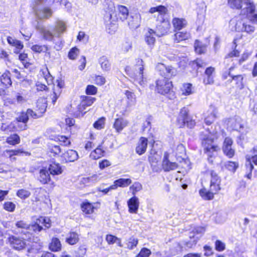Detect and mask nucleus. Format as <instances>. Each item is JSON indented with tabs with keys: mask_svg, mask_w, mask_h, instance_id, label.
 <instances>
[{
	"mask_svg": "<svg viewBox=\"0 0 257 257\" xmlns=\"http://www.w3.org/2000/svg\"><path fill=\"white\" fill-rule=\"evenodd\" d=\"M39 174V180L42 184H47L50 181V174L47 170L42 169Z\"/></svg>",
	"mask_w": 257,
	"mask_h": 257,
	"instance_id": "c756f323",
	"label": "nucleus"
},
{
	"mask_svg": "<svg viewBox=\"0 0 257 257\" xmlns=\"http://www.w3.org/2000/svg\"><path fill=\"white\" fill-rule=\"evenodd\" d=\"M9 241L12 247L15 249L21 250L23 249L26 245V243L23 239L16 236H12L9 238Z\"/></svg>",
	"mask_w": 257,
	"mask_h": 257,
	"instance_id": "4468645a",
	"label": "nucleus"
},
{
	"mask_svg": "<svg viewBox=\"0 0 257 257\" xmlns=\"http://www.w3.org/2000/svg\"><path fill=\"white\" fill-rule=\"evenodd\" d=\"M117 18H115V16H113V15L109 13L106 14L104 16V21L107 27L112 25L114 27L113 29H115L116 28L115 22L116 20L119 19L123 21L128 16V10L125 6L118 5L117 6Z\"/></svg>",
	"mask_w": 257,
	"mask_h": 257,
	"instance_id": "7ed1b4c3",
	"label": "nucleus"
},
{
	"mask_svg": "<svg viewBox=\"0 0 257 257\" xmlns=\"http://www.w3.org/2000/svg\"><path fill=\"white\" fill-rule=\"evenodd\" d=\"M148 146V139L144 137H141L136 147V152L141 155L144 154L146 151Z\"/></svg>",
	"mask_w": 257,
	"mask_h": 257,
	"instance_id": "6ab92c4d",
	"label": "nucleus"
},
{
	"mask_svg": "<svg viewBox=\"0 0 257 257\" xmlns=\"http://www.w3.org/2000/svg\"><path fill=\"white\" fill-rule=\"evenodd\" d=\"M211 176L210 188L211 191L217 193L220 190V179L213 170H209L207 172Z\"/></svg>",
	"mask_w": 257,
	"mask_h": 257,
	"instance_id": "6e6552de",
	"label": "nucleus"
},
{
	"mask_svg": "<svg viewBox=\"0 0 257 257\" xmlns=\"http://www.w3.org/2000/svg\"><path fill=\"white\" fill-rule=\"evenodd\" d=\"M151 253L150 249L147 248H143L141 249L137 257H148Z\"/></svg>",
	"mask_w": 257,
	"mask_h": 257,
	"instance_id": "e2e57ef3",
	"label": "nucleus"
},
{
	"mask_svg": "<svg viewBox=\"0 0 257 257\" xmlns=\"http://www.w3.org/2000/svg\"><path fill=\"white\" fill-rule=\"evenodd\" d=\"M16 205L12 202H6L4 204V208L10 212H13L15 210Z\"/></svg>",
	"mask_w": 257,
	"mask_h": 257,
	"instance_id": "bf43d9fd",
	"label": "nucleus"
},
{
	"mask_svg": "<svg viewBox=\"0 0 257 257\" xmlns=\"http://www.w3.org/2000/svg\"><path fill=\"white\" fill-rule=\"evenodd\" d=\"M169 154L165 152L164 155V158L162 163V167L165 171H170L175 170L178 167L176 163L171 162L169 159Z\"/></svg>",
	"mask_w": 257,
	"mask_h": 257,
	"instance_id": "2eb2a0df",
	"label": "nucleus"
},
{
	"mask_svg": "<svg viewBox=\"0 0 257 257\" xmlns=\"http://www.w3.org/2000/svg\"><path fill=\"white\" fill-rule=\"evenodd\" d=\"M63 157L67 162H74L78 159V155L76 151L69 150L63 154Z\"/></svg>",
	"mask_w": 257,
	"mask_h": 257,
	"instance_id": "5701e85b",
	"label": "nucleus"
},
{
	"mask_svg": "<svg viewBox=\"0 0 257 257\" xmlns=\"http://www.w3.org/2000/svg\"><path fill=\"white\" fill-rule=\"evenodd\" d=\"M31 195V192L26 189H22L17 192V195L21 199H25L28 198Z\"/></svg>",
	"mask_w": 257,
	"mask_h": 257,
	"instance_id": "603ef678",
	"label": "nucleus"
},
{
	"mask_svg": "<svg viewBox=\"0 0 257 257\" xmlns=\"http://www.w3.org/2000/svg\"><path fill=\"white\" fill-rule=\"evenodd\" d=\"M241 118L236 116L234 118H230L228 121V125L232 128L233 130H236L239 132L241 134L240 136V138L241 139L244 140L245 139V135L246 134V131L245 133L244 132H242L241 130L243 128V125L241 123Z\"/></svg>",
	"mask_w": 257,
	"mask_h": 257,
	"instance_id": "9d476101",
	"label": "nucleus"
},
{
	"mask_svg": "<svg viewBox=\"0 0 257 257\" xmlns=\"http://www.w3.org/2000/svg\"><path fill=\"white\" fill-rule=\"evenodd\" d=\"M86 107L85 106H81V102L77 106V109L74 112V115L77 117H80L82 116L86 113Z\"/></svg>",
	"mask_w": 257,
	"mask_h": 257,
	"instance_id": "49530a36",
	"label": "nucleus"
},
{
	"mask_svg": "<svg viewBox=\"0 0 257 257\" xmlns=\"http://www.w3.org/2000/svg\"><path fill=\"white\" fill-rule=\"evenodd\" d=\"M20 139L19 136L17 134L10 136L7 139V142L12 145H15L20 143Z\"/></svg>",
	"mask_w": 257,
	"mask_h": 257,
	"instance_id": "de8ad7c7",
	"label": "nucleus"
},
{
	"mask_svg": "<svg viewBox=\"0 0 257 257\" xmlns=\"http://www.w3.org/2000/svg\"><path fill=\"white\" fill-rule=\"evenodd\" d=\"M142 189L143 187L142 184L138 182H135L130 187V190L134 196H135L136 193L142 190Z\"/></svg>",
	"mask_w": 257,
	"mask_h": 257,
	"instance_id": "a18cd8bd",
	"label": "nucleus"
},
{
	"mask_svg": "<svg viewBox=\"0 0 257 257\" xmlns=\"http://www.w3.org/2000/svg\"><path fill=\"white\" fill-rule=\"evenodd\" d=\"M203 249L204 251V255L205 256H210L213 254V251L212 250V248L208 245H205L203 247Z\"/></svg>",
	"mask_w": 257,
	"mask_h": 257,
	"instance_id": "0e129e2a",
	"label": "nucleus"
},
{
	"mask_svg": "<svg viewBox=\"0 0 257 257\" xmlns=\"http://www.w3.org/2000/svg\"><path fill=\"white\" fill-rule=\"evenodd\" d=\"M214 192L203 188L199 191L200 195L205 200H211L214 197Z\"/></svg>",
	"mask_w": 257,
	"mask_h": 257,
	"instance_id": "473e14b6",
	"label": "nucleus"
},
{
	"mask_svg": "<svg viewBox=\"0 0 257 257\" xmlns=\"http://www.w3.org/2000/svg\"><path fill=\"white\" fill-rule=\"evenodd\" d=\"M50 173L53 175H58L62 173V169L59 164L53 162L49 167Z\"/></svg>",
	"mask_w": 257,
	"mask_h": 257,
	"instance_id": "cd10ccee",
	"label": "nucleus"
},
{
	"mask_svg": "<svg viewBox=\"0 0 257 257\" xmlns=\"http://www.w3.org/2000/svg\"><path fill=\"white\" fill-rule=\"evenodd\" d=\"M225 168L228 169L229 171H232L233 172H235L236 169L238 167V164L237 163L235 162H227L226 163L225 165Z\"/></svg>",
	"mask_w": 257,
	"mask_h": 257,
	"instance_id": "5fc2aeb1",
	"label": "nucleus"
},
{
	"mask_svg": "<svg viewBox=\"0 0 257 257\" xmlns=\"http://www.w3.org/2000/svg\"><path fill=\"white\" fill-rule=\"evenodd\" d=\"M136 63L133 67L126 66L125 70L127 74L134 79V81L143 85L145 83V79L143 75L144 69V62L141 59L136 60Z\"/></svg>",
	"mask_w": 257,
	"mask_h": 257,
	"instance_id": "f03ea898",
	"label": "nucleus"
},
{
	"mask_svg": "<svg viewBox=\"0 0 257 257\" xmlns=\"http://www.w3.org/2000/svg\"><path fill=\"white\" fill-rule=\"evenodd\" d=\"M48 152L53 156L59 155L61 152V150L59 146L49 144L48 146Z\"/></svg>",
	"mask_w": 257,
	"mask_h": 257,
	"instance_id": "a19ab883",
	"label": "nucleus"
},
{
	"mask_svg": "<svg viewBox=\"0 0 257 257\" xmlns=\"http://www.w3.org/2000/svg\"><path fill=\"white\" fill-rule=\"evenodd\" d=\"M232 139L229 138H226L223 143V151L229 158L232 157L234 155V150L232 148Z\"/></svg>",
	"mask_w": 257,
	"mask_h": 257,
	"instance_id": "ddd939ff",
	"label": "nucleus"
},
{
	"mask_svg": "<svg viewBox=\"0 0 257 257\" xmlns=\"http://www.w3.org/2000/svg\"><path fill=\"white\" fill-rule=\"evenodd\" d=\"M66 29L65 23L61 21L56 22L55 27L53 28L52 32L50 30L43 26H38L37 30L43 36L44 39L51 41L53 40V37H59L63 33Z\"/></svg>",
	"mask_w": 257,
	"mask_h": 257,
	"instance_id": "f257e3e1",
	"label": "nucleus"
},
{
	"mask_svg": "<svg viewBox=\"0 0 257 257\" xmlns=\"http://www.w3.org/2000/svg\"><path fill=\"white\" fill-rule=\"evenodd\" d=\"M206 142H202V146L204 148V152L207 154V156H209L210 158L209 159V161L212 162V160H211L213 153L216 152L218 149V147L217 146L215 145L213 143L210 144H207Z\"/></svg>",
	"mask_w": 257,
	"mask_h": 257,
	"instance_id": "f3484780",
	"label": "nucleus"
},
{
	"mask_svg": "<svg viewBox=\"0 0 257 257\" xmlns=\"http://www.w3.org/2000/svg\"><path fill=\"white\" fill-rule=\"evenodd\" d=\"M15 124L16 123L15 122H11L9 124L5 123H3L1 126V130L3 131L7 132L13 131Z\"/></svg>",
	"mask_w": 257,
	"mask_h": 257,
	"instance_id": "864d4df0",
	"label": "nucleus"
},
{
	"mask_svg": "<svg viewBox=\"0 0 257 257\" xmlns=\"http://www.w3.org/2000/svg\"><path fill=\"white\" fill-rule=\"evenodd\" d=\"M79 240V235L75 232H71L66 239V242L71 245L76 244Z\"/></svg>",
	"mask_w": 257,
	"mask_h": 257,
	"instance_id": "7c9ffc66",
	"label": "nucleus"
},
{
	"mask_svg": "<svg viewBox=\"0 0 257 257\" xmlns=\"http://www.w3.org/2000/svg\"><path fill=\"white\" fill-rule=\"evenodd\" d=\"M183 95H189L194 93V90L192 85L190 83L184 84L182 88Z\"/></svg>",
	"mask_w": 257,
	"mask_h": 257,
	"instance_id": "ea45409f",
	"label": "nucleus"
},
{
	"mask_svg": "<svg viewBox=\"0 0 257 257\" xmlns=\"http://www.w3.org/2000/svg\"><path fill=\"white\" fill-rule=\"evenodd\" d=\"M244 4L245 7L241 9L240 15L245 16L250 22L257 24V14H254L255 9L254 4L250 0H246Z\"/></svg>",
	"mask_w": 257,
	"mask_h": 257,
	"instance_id": "20e7f679",
	"label": "nucleus"
},
{
	"mask_svg": "<svg viewBox=\"0 0 257 257\" xmlns=\"http://www.w3.org/2000/svg\"><path fill=\"white\" fill-rule=\"evenodd\" d=\"M61 243L58 238L54 237L52 239L49 244V248L53 251H58L61 249Z\"/></svg>",
	"mask_w": 257,
	"mask_h": 257,
	"instance_id": "c85d7f7f",
	"label": "nucleus"
},
{
	"mask_svg": "<svg viewBox=\"0 0 257 257\" xmlns=\"http://www.w3.org/2000/svg\"><path fill=\"white\" fill-rule=\"evenodd\" d=\"M156 90L159 93L165 95L169 93L172 87V82L165 78L158 79L156 82Z\"/></svg>",
	"mask_w": 257,
	"mask_h": 257,
	"instance_id": "0eeeda50",
	"label": "nucleus"
},
{
	"mask_svg": "<svg viewBox=\"0 0 257 257\" xmlns=\"http://www.w3.org/2000/svg\"><path fill=\"white\" fill-rule=\"evenodd\" d=\"M228 3L232 9H240L242 8V0H228Z\"/></svg>",
	"mask_w": 257,
	"mask_h": 257,
	"instance_id": "8fccbe9b",
	"label": "nucleus"
},
{
	"mask_svg": "<svg viewBox=\"0 0 257 257\" xmlns=\"http://www.w3.org/2000/svg\"><path fill=\"white\" fill-rule=\"evenodd\" d=\"M98 63L103 71H107L110 70L111 64L106 56L100 57L98 59Z\"/></svg>",
	"mask_w": 257,
	"mask_h": 257,
	"instance_id": "393cba45",
	"label": "nucleus"
},
{
	"mask_svg": "<svg viewBox=\"0 0 257 257\" xmlns=\"http://www.w3.org/2000/svg\"><path fill=\"white\" fill-rule=\"evenodd\" d=\"M58 140L61 143V144L67 146L70 144V142L69 139L65 136H61L58 137Z\"/></svg>",
	"mask_w": 257,
	"mask_h": 257,
	"instance_id": "774afa93",
	"label": "nucleus"
},
{
	"mask_svg": "<svg viewBox=\"0 0 257 257\" xmlns=\"http://www.w3.org/2000/svg\"><path fill=\"white\" fill-rule=\"evenodd\" d=\"M79 53V50L76 47L70 49L68 53V58L71 60H75Z\"/></svg>",
	"mask_w": 257,
	"mask_h": 257,
	"instance_id": "6e6d98bb",
	"label": "nucleus"
},
{
	"mask_svg": "<svg viewBox=\"0 0 257 257\" xmlns=\"http://www.w3.org/2000/svg\"><path fill=\"white\" fill-rule=\"evenodd\" d=\"M235 29L237 31L245 32L248 34L254 32L255 28L253 26L241 22H238L235 25Z\"/></svg>",
	"mask_w": 257,
	"mask_h": 257,
	"instance_id": "dca6fc26",
	"label": "nucleus"
},
{
	"mask_svg": "<svg viewBox=\"0 0 257 257\" xmlns=\"http://www.w3.org/2000/svg\"><path fill=\"white\" fill-rule=\"evenodd\" d=\"M127 204L128 208V212L131 213L137 214L138 211L140 206V201L139 198L133 196L132 198L128 200Z\"/></svg>",
	"mask_w": 257,
	"mask_h": 257,
	"instance_id": "9b49d317",
	"label": "nucleus"
},
{
	"mask_svg": "<svg viewBox=\"0 0 257 257\" xmlns=\"http://www.w3.org/2000/svg\"><path fill=\"white\" fill-rule=\"evenodd\" d=\"M115 181L117 187L121 188L126 187L132 183V180L130 178H119Z\"/></svg>",
	"mask_w": 257,
	"mask_h": 257,
	"instance_id": "c9c22d12",
	"label": "nucleus"
},
{
	"mask_svg": "<svg viewBox=\"0 0 257 257\" xmlns=\"http://www.w3.org/2000/svg\"><path fill=\"white\" fill-rule=\"evenodd\" d=\"M156 69L160 75L164 77L163 78L168 80L175 76L177 74V70L175 68L170 65H165L161 63L157 64Z\"/></svg>",
	"mask_w": 257,
	"mask_h": 257,
	"instance_id": "423d86ee",
	"label": "nucleus"
},
{
	"mask_svg": "<svg viewBox=\"0 0 257 257\" xmlns=\"http://www.w3.org/2000/svg\"><path fill=\"white\" fill-rule=\"evenodd\" d=\"M1 82L6 86H10L12 84L11 74L9 71H6L1 77Z\"/></svg>",
	"mask_w": 257,
	"mask_h": 257,
	"instance_id": "72a5a7b5",
	"label": "nucleus"
},
{
	"mask_svg": "<svg viewBox=\"0 0 257 257\" xmlns=\"http://www.w3.org/2000/svg\"><path fill=\"white\" fill-rule=\"evenodd\" d=\"M37 222L40 223V225H43L45 227V229L49 228L51 226V220L47 217H40L37 219Z\"/></svg>",
	"mask_w": 257,
	"mask_h": 257,
	"instance_id": "79ce46f5",
	"label": "nucleus"
},
{
	"mask_svg": "<svg viewBox=\"0 0 257 257\" xmlns=\"http://www.w3.org/2000/svg\"><path fill=\"white\" fill-rule=\"evenodd\" d=\"M81 208L83 212L86 214H91L93 212L94 207L89 202H84L81 205Z\"/></svg>",
	"mask_w": 257,
	"mask_h": 257,
	"instance_id": "c03bdc74",
	"label": "nucleus"
},
{
	"mask_svg": "<svg viewBox=\"0 0 257 257\" xmlns=\"http://www.w3.org/2000/svg\"><path fill=\"white\" fill-rule=\"evenodd\" d=\"M194 47L196 52L199 54L204 53L206 51L205 46L198 40L195 41Z\"/></svg>",
	"mask_w": 257,
	"mask_h": 257,
	"instance_id": "09e8293b",
	"label": "nucleus"
},
{
	"mask_svg": "<svg viewBox=\"0 0 257 257\" xmlns=\"http://www.w3.org/2000/svg\"><path fill=\"white\" fill-rule=\"evenodd\" d=\"M128 123V121L123 118H118L115 119L113 128L117 133H120Z\"/></svg>",
	"mask_w": 257,
	"mask_h": 257,
	"instance_id": "aec40b11",
	"label": "nucleus"
},
{
	"mask_svg": "<svg viewBox=\"0 0 257 257\" xmlns=\"http://www.w3.org/2000/svg\"><path fill=\"white\" fill-rule=\"evenodd\" d=\"M155 36H156L155 30L149 29L148 32L145 34V41L149 45H153L155 43L156 41Z\"/></svg>",
	"mask_w": 257,
	"mask_h": 257,
	"instance_id": "a878e982",
	"label": "nucleus"
},
{
	"mask_svg": "<svg viewBox=\"0 0 257 257\" xmlns=\"http://www.w3.org/2000/svg\"><path fill=\"white\" fill-rule=\"evenodd\" d=\"M100 175L94 174L87 178H83V182L84 183L88 184L90 185L91 184L95 183L100 180Z\"/></svg>",
	"mask_w": 257,
	"mask_h": 257,
	"instance_id": "58836bf2",
	"label": "nucleus"
},
{
	"mask_svg": "<svg viewBox=\"0 0 257 257\" xmlns=\"http://www.w3.org/2000/svg\"><path fill=\"white\" fill-rule=\"evenodd\" d=\"M95 100V98L90 96H82L81 106L88 107L91 105Z\"/></svg>",
	"mask_w": 257,
	"mask_h": 257,
	"instance_id": "37998d69",
	"label": "nucleus"
},
{
	"mask_svg": "<svg viewBox=\"0 0 257 257\" xmlns=\"http://www.w3.org/2000/svg\"><path fill=\"white\" fill-rule=\"evenodd\" d=\"M172 24L175 30H180L186 27L187 22L184 19L175 18L173 19Z\"/></svg>",
	"mask_w": 257,
	"mask_h": 257,
	"instance_id": "412c9836",
	"label": "nucleus"
},
{
	"mask_svg": "<svg viewBox=\"0 0 257 257\" xmlns=\"http://www.w3.org/2000/svg\"><path fill=\"white\" fill-rule=\"evenodd\" d=\"M188 109L186 107H183L180 110L177 119V125L180 127H183L185 124L190 128L195 125V122L188 115Z\"/></svg>",
	"mask_w": 257,
	"mask_h": 257,
	"instance_id": "39448f33",
	"label": "nucleus"
},
{
	"mask_svg": "<svg viewBox=\"0 0 257 257\" xmlns=\"http://www.w3.org/2000/svg\"><path fill=\"white\" fill-rule=\"evenodd\" d=\"M97 88L91 85H88L86 89V93L89 95H94L97 93Z\"/></svg>",
	"mask_w": 257,
	"mask_h": 257,
	"instance_id": "680f3d73",
	"label": "nucleus"
},
{
	"mask_svg": "<svg viewBox=\"0 0 257 257\" xmlns=\"http://www.w3.org/2000/svg\"><path fill=\"white\" fill-rule=\"evenodd\" d=\"M160 22L161 24L157 25L155 30L156 36L159 37L163 36L167 33L169 26V23L165 21V20L163 22Z\"/></svg>",
	"mask_w": 257,
	"mask_h": 257,
	"instance_id": "a211bd4d",
	"label": "nucleus"
},
{
	"mask_svg": "<svg viewBox=\"0 0 257 257\" xmlns=\"http://www.w3.org/2000/svg\"><path fill=\"white\" fill-rule=\"evenodd\" d=\"M193 65H196L198 68H199L204 67L207 65V64L201 59H197L196 60L193 62Z\"/></svg>",
	"mask_w": 257,
	"mask_h": 257,
	"instance_id": "69168bd1",
	"label": "nucleus"
},
{
	"mask_svg": "<svg viewBox=\"0 0 257 257\" xmlns=\"http://www.w3.org/2000/svg\"><path fill=\"white\" fill-rule=\"evenodd\" d=\"M104 153V151L99 146L91 153L90 157L92 159L96 160L103 156Z\"/></svg>",
	"mask_w": 257,
	"mask_h": 257,
	"instance_id": "f704fd0d",
	"label": "nucleus"
},
{
	"mask_svg": "<svg viewBox=\"0 0 257 257\" xmlns=\"http://www.w3.org/2000/svg\"><path fill=\"white\" fill-rule=\"evenodd\" d=\"M229 75L232 77V81L235 82L237 87L239 88V89H242L243 88V83L242 82L243 77L241 75L232 76L231 75L230 72L229 73Z\"/></svg>",
	"mask_w": 257,
	"mask_h": 257,
	"instance_id": "e433bc0d",
	"label": "nucleus"
},
{
	"mask_svg": "<svg viewBox=\"0 0 257 257\" xmlns=\"http://www.w3.org/2000/svg\"><path fill=\"white\" fill-rule=\"evenodd\" d=\"M167 12V8L163 6H159L156 7L151 8L149 10V13L153 14L154 18L158 22H163L164 16Z\"/></svg>",
	"mask_w": 257,
	"mask_h": 257,
	"instance_id": "1a4fd4ad",
	"label": "nucleus"
},
{
	"mask_svg": "<svg viewBox=\"0 0 257 257\" xmlns=\"http://www.w3.org/2000/svg\"><path fill=\"white\" fill-rule=\"evenodd\" d=\"M104 123L105 118L104 117H101L94 123L93 126L97 130H100L104 127Z\"/></svg>",
	"mask_w": 257,
	"mask_h": 257,
	"instance_id": "13d9d810",
	"label": "nucleus"
},
{
	"mask_svg": "<svg viewBox=\"0 0 257 257\" xmlns=\"http://www.w3.org/2000/svg\"><path fill=\"white\" fill-rule=\"evenodd\" d=\"M29 229L34 230L35 232H40L41 230L43 229L42 225H40V223H38L37 222V220L36 221V223L32 225H29Z\"/></svg>",
	"mask_w": 257,
	"mask_h": 257,
	"instance_id": "052dcab7",
	"label": "nucleus"
},
{
	"mask_svg": "<svg viewBox=\"0 0 257 257\" xmlns=\"http://www.w3.org/2000/svg\"><path fill=\"white\" fill-rule=\"evenodd\" d=\"M217 109L213 106L209 107L208 111L204 114V121L207 125L211 124L216 117Z\"/></svg>",
	"mask_w": 257,
	"mask_h": 257,
	"instance_id": "f8f14e48",
	"label": "nucleus"
},
{
	"mask_svg": "<svg viewBox=\"0 0 257 257\" xmlns=\"http://www.w3.org/2000/svg\"><path fill=\"white\" fill-rule=\"evenodd\" d=\"M94 81L97 85H102L105 83V78L102 76L98 75L95 77Z\"/></svg>",
	"mask_w": 257,
	"mask_h": 257,
	"instance_id": "338daca9",
	"label": "nucleus"
},
{
	"mask_svg": "<svg viewBox=\"0 0 257 257\" xmlns=\"http://www.w3.org/2000/svg\"><path fill=\"white\" fill-rule=\"evenodd\" d=\"M29 115L26 112H22L20 115L17 117L16 121L15 122V123H17L18 122H24L27 123L29 119Z\"/></svg>",
	"mask_w": 257,
	"mask_h": 257,
	"instance_id": "3c124183",
	"label": "nucleus"
},
{
	"mask_svg": "<svg viewBox=\"0 0 257 257\" xmlns=\"http://www.w3.org/2000/svg\"><path fill=\"white\" fill-rule=\"evenodd\" d=\"M46 107L47 106L46 104L43 103L41 105V107H39L40 112L38 113L34 112L33 110L31 109H28L27 110V111L29 117H31L35 119L41 117L42 115V114L45 112Z\"/></svg>",
	"mask_w": 257,
	"mask_h": 257,
	"instance_id": "4be33fe9",
	"label": "nucleus"
},
{
	"mask_svg": "<svg viewBox=\"0 0 257 257\" xmlns=\"http://www.w3.org/2000/svg\"><path fill=\"white\" fill-rule=\"evenodd\" d=\"M125 94L127 97V106L131 107L136 103V97L135 94L128 90L125 91Z\"/></svg>",
	"mask_w": 257,
	"mask_h": 257,
	"instance_id": "2f4dec72",
	"label": "nucleus"
},
{
	"mask_svg": "<svg viewBox=\"0 0 257 257\" xmlns=\"http://www.w3.org/2000/svg\"><path fill=\"white\" fill-rule=\"evenodd\" d=\"M36 14L39 19H45L50 17L52 14V12L49 8H44L36 10Z\"/></svg>",
	"mask_w": 257,
	"mask_h": 257,
	"instance_id": "b1692460",
	"label": "nucleus"
},
{
	"mask_svg": "<svg viewBox=\"0 0 257 257\" xmlns=\"http://www.w3.org/2000/svg\"><path fill=\"white\" fill-rule=\"evenodd\" d=\"M190 34L187 32H178L174 35V40L176 43L189 39Z\"/></svg>",
	"mask_w": 257,
	"mask_h": 257,
	"instance_id": "bb28decb",
	"label": "nucleus"
},
{
	"mask_svg": "<svg viewBox=\"0 0 257 257\" xmlns=\"http://www.w3.org/2000/svg\"><path fill=\"white\" fill-rule=\"evenodd\" d=\"M138 243V240L137 239L131 237L128 239L126 242L127 248L132 249L137 246Z\"/></svg>",
	"mask_w": 257,
	"mask_h": 257,
	"instance_id": "4d7b16f0",
	"label": "nucleus"
},
{
	"mask_svg": "<svg viewBox=\"0 0 257 257\" xmlns=\"http://www.w3.org/2000/svg\"><path fill=\"white\" fill-rule=\"evenodd\" d=\"M31 49L36 53L46 52V55L50 56V52H47L48 48L46 45H34L32 46Z\"/></svg>",
	"mask_w": 257,
	"mask_h": 257,
	"instance_id": "4c0bfd02",
	"label": "nucleus"
}]
</instances>
